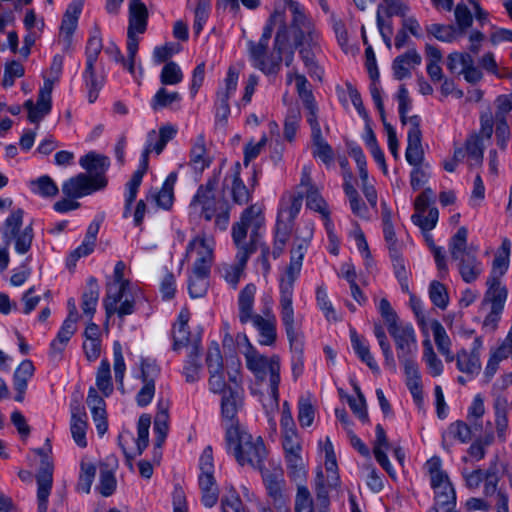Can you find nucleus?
I'll return each mask as SVG.
<instances>
[{
  "instance_id": "nucleus-57",
  "label": "nucleus",
  "mask_w": 512,
  "mask_h": 512,
  "mask_svg": "<svg viewBox=\"0 0 512 512\" xmlns=\"http://www.w3.org/2000/svg\"><path fill=\"white\" fill-rule=\"evenodd\" d=\"M83 77L88 92V101L90 103H94L97 100L99 92L103 87V79L96 76L95 66H91L90 70L88 69V66H86Z\"/></svg>"
},
{
  "instance_id": "nucleus-36",
  "label": "nucleus",
  "mask_w": 512,
  "mask_h": 512,
  "mask_svg": "<svg viewBox=\"0 0 512 512\" xmlns=\"http://www.w3.org/2000/svg\"><path fill=\"white\" fill-rule=\"evenodd\" d=\"M424 467L430 476V483L434 490L452 485L447 473L442 469V461L439 457L430 458L426 461Z\"/></svg>"
},
{
  "instance_id": "nucleus-43",
  "label": "nucleus",
  "mask_w": 512,
  "mask_h": 512,
  "mask_svg": "<svg viewBox=\"0 0 512 512\" xmlns=\"http://www.w3.org/2000/svg\"><path fill=\"white\" fill-rule=\"evenodd\" d=\"M177 173L171 172L165 179L162 188L154 196L157 206L168 210L172 207L174 201V186L177 181Z\"/></svg>"
},
{
  "instance_id": "nucleus-56",
  "label": "nucleus",
  "mask_w": 512,
  "mask_h": 512,
  "mask_svg": "<svg viewBox=\"0 0 512 512\" xmlns=\"http://www.w3.org/2000/svg\"><path fill=\"white\" fill-rule=\"evenodd\" d=\"M300 122V109L297 106H291L284 120V137L287 141L292 142L295 139Z\"/></svg>"
},
{
  "instance_id": "nucleus-60",
  "label": "nucleus",
  "mask_w": 512,
  "mask_h": 512,
  "mask_svg": "<svg viewBox=\"0 0 512 512\" xmlns=\"http://www.w3.org/2000/svg\"><path fill=\"white\" fill-rule=\"evenodd\" d=\"M141 182V172H134L131 179L126 184L125 206L123 211L124 218H127L130 215L131 206L136 199Z\"/></svg>"
},
{
  "instance_id": "nucleus-5",
  "label": "nucleus",
  "mask_w": 512,
  "mask_h": 512,
  "mask_svg": "<svg viewBox=\"0 0 512 512\" xmlns=\"http://www.w3.org/2000/svg\"><path fill=\"white\" fill-rule=\"evenodd\" d=\"M22 209L13 210L0 226L3 242L6 246L14 243L15 251L18 254H26L32 246L34 231L32 225L21 229L23 225Z\"/></svg>"
},
{
  "instance_id": "nucleus-29",
  "label": "nucleus",
  "mask_w": 512,
  "mask_h": 512,
  "mask_svg": "<svg viewBox=\"0 0 512 512\" xmlns=\"http://www.w3.org/2000/svg\"><path fill=\"white\" fill-rule=\"evenodd\" d=\"M455 261L458 262L459 273L466 283L476 281L483 272V265L477 259L474 251L455 259Z\"/></svg>"
},
{
  "instance_id": "nucleus-24",
  "label": "nucleus",
  "mask_w": 512,
  "mask_h": 512,
  "mask_svg": "<svg viewBox=\"0 0 512 512\" xmlns=\"http://www.w3.org/2000/svg\"><path fill=\"white\" fill-rule=\"evenodd\" d=\"M280 318L289 340L291 357H304V337L295 320V312H280Z\"/></svg>"
},
{
  "instance_id": "nucleus-50",
  "label": "nucleus",
  "mask_w": 512,
  "mask_h": 512,
  "mask_svg": "<svg viewBox=\"0 0 512 512\" xmlns=\"http://www.w3.org/2000/svg\"><path fill=\"white\" fill-rule=\"evenodd\" d=\"M96 386L104 397H109L114 390L110 363L107 359H103L96 373Z\"/></svg>"
},
{
  "instance_id": "nucleus-4",
  "label": "nucleus",
  "mask_w": 512,
  "mask_h": 512,
  "mask_svg": "<svg viewBox=\"0 0 512 512\" xmlns=\"http://www.w3.org/2000/svg\"><path fill=\"white\" fill-rule=\"evenodd\" d=\"M247 368L255 375L261 383L267 382L270 395L269 403L264 404L265 408L277 409L279 406V384H280V358L276 355L266 357L256 351L251 345L245 352Z\"/></svg>"
},
{
  "instance_id": "nucleus-20",
  "label": "nucleus",
  "mask_w": 512,
  "mask_h": 512,
  "mask_svg": "<svg viewBox=\"0 0 512 512\" xmlns=\"http://www.w3.org/2000/svg\"><path fill=\"white\" fill-rule=\"evenodd\" d=\"M243 405L242 395L239 390L228 388V392L222 395L221 416L226 433L229 428L239 430L242 427L239 424L237 414Z\"/></svg>"
},
{
  "instance_id": "nucleus-14",
  "label": "nucleus",
  "mask_w": 512,
  "mask_h": 512,
  "mask_svg": "<svg viewBox=\"0 0 512 512\" xmlns=\"http://www.w3.org/2000/svg\"><path fill=\"white\" fill-rule=\"evenodd\" d=\"M263 483L270 504L276 510H288L289 496L286 492V481L281 470L262 473Z\"/></svg>"
},
{
  "instance_id": "nucleus-62",
  "label": "nucleus",
  "mask_w": 512,
  "mask_h": 512,
  "mask_svg": "<svg viewBox=\"0 0 512 512\" xmlns=\"http://www.w3.org/2000/svg\"><path fill=\"white\" fill-rule=\"evenodd\" d=\"M211 9L210 0H197V5L194 11V24L193 31L196 35H199L206 24Z\"/></svg>"
},
{
  "instance_id": "nucleus-17",
  "label": "nucleus",
  "mask_w": 512,
  "mask_h": 512,
  "mask_svg": "<svg viewBox=\"0 0 512 512\" xmlns=\"http://www.w3.org/2000/svg\"><path fill=\"white\" fill-rule=\"evenodd\" d=\"M239 72L234 67H229L224 80V87L217 92L215 102V118L217 122L226 123L230 115L229 99L237 89Z\"/></svg>"
},
{
  "instance_id": "nucleus-3",
  "label": "nucleus",
  "mask_w": 512,
  "mask_h": 512,
  "mask_svg": "<svg viewBox=\"0 0 512 512\" xmlns=\"http://www.w3.org/2000/svg\"><path fill=\"white\" fill-rule=\"evenodd\" d=\"M225 440L228 453L232 454L241 466L250 465L262 469L267 450L260 436L253 437L244 428H229L228 433H225Z\"/></svg>"
},
{
  "instance_id": "nucleus-13",
  "label": "nucleus",
  "mask_w": 512,
  "mask_h": 512,
  "mask_svg": "<svg viewBox=\"0 0 512 512\" xmlns=\"http://www.w3.org/2000/svg\"><path fill=\"white\" fill-rule=\"evenodd\" d=\"M299 257L290 259L289 265L286 267L284 273L279 278V309L280 312H294L293 308V294L294 284L298 279L302 263L298 261Z\"/></svg>"
},
{
  "instance_id": "nucleus-61",
  "label": "nucleus",
  "mask_w": 512,
  "mask_h": 512,
  "mask_svg": "<svg viewBox=\"0 0 512 512\" xmlns=\"http://www.w3.org/2000/svg\"><path fill=\"white\" fill-rule=\"evenodd\" d=\"M314 145L313 156L319 158L325 165L329 166L334 159L332 147L324 140L322 134L319 138L312 136Z\"/></svg>"
},
{
  "instance_id": "nucleus-2",
  "label": "nucleus",
  "mask_w": 512,
  "mask_h": 512,
  "mask_svg": "<svg viewBox=\"0 0 512 512\" xmlns=\"http://www.w3.org/2000/svg\"><path fill=\"white\" fill-rule=\"evenodd\" d=\"M292 15V36L295 47L312 78L321 80L323 71L317 64L316 55L321 52V34L308 18L302 6L294 0H284Z\"/></svg>"
},
{
  "instance_id": "nucleus-40",
  "label": "nucleus",
  "mask_w": 512,
  "mask_h": 512,
  "mask_svg": "<svg viewBox=\"0 0 512 512\" xmlns=\"http://www.w3.org/2000/svg\"><path fill=\"white\" fill-rule=\"evenodd\" d=\"M79 164L89 173H94L95 175L93 177H104V173L108 169L110 162L108 157L104 155L89 152L80 158Z\"/></svg>"
},
{
  "instance_id": "nucleus-6",
  "label": "nucleus",
  "mask_w": 512,
  "mask_h": 512,
  "mask_svg": "<svg viewBox=\"0 0 512 512\" xmlns=\"http://www.w3.org/2000/svg\"><path fill=\"white\" fill-rule=\"evenodd\" d=\"M286 27H283V35L281 31H277L274 40V50L276 54L267 55L268 44L262 42H249V54L253 66L261 70L265 74H275L279 71L282 62V52L286 45Z\"/></svg>"
},
{
  "instance_id": "nucleus-33",
  "label": "nucleus",
  "mask_w": 512,
  "mask_h": 512,
  "mask_svg": "<svg viewBox=\"0 0 512 512\" xmlns=\"http://www.w3.org/2000/svg\"><path fill=\"white\" fill-rule=\"evenodd\" d=\"M350 339H351V345L356 353V355L360 358L362 362H364L374 373H379L380 369L379 366L374 359L373 355L370 352V346L368 341L364 338L359 336L356 331L351 330L350 331Z\"/></svg>"
},
{
  "instance_id": "nucleus-58",
  "label": "nucleus",
  "mask_w": 512,
  "mask_h": 512,
  "mask_svg": "<svg viewBox=\"0 0 512 512\" xmlns=\"http://www.w3.org/2000/svg\"><path fill=\"white\" fill-rule=\"evenodd\" d=\"M181 99L182 97L178 92H169L166 88L161 87L151 100V108L158 111L170 107L173 103L180 102Z\"/></svg>"
},
{
  "instance_id": "nucleus-59",
  "label": "nucleus",
  "mask_w": 512,
  "mask_h": 512,
  "mask_svg": "<svg viewBox=\"0 0 512 512\" xmlns=\"http://www.w3.org/2000/svg\"><path fill=\"white\" fill-rule=\"evenodd\" d=\"M315 502L308 487L303 483H297L295 495V512H313Z\"/></svg>"
},
{
  "instance_id": "nucleus-10",
  "label": "nucleus",
  "mask_w": 512,
  "mask_h": 512,
  "mask_svg": "<svg viewBox=\"0 0 512 512\" xmlns=\"http://www.w3.org/2000/svg\"><path fill=\"white\" fill-rule=\"evenodd\" d=\"M148 10L141 0H129V25L127 29V52L130 56V69L133 67V58L137 55L139 38L136 34H143L147 28Z\"/></svg>"
},
{
  "instance_id": "nucleus-8",
  "label": "nucleus",
  "mask_w": 512,
  "mask_h": 512,
  "mask_svg": "<svg viewBox=\"0 0 512 512\" xmlns=\"http://www.w3.org/2000/svg\"><path fill=\"white\" fill-rule=\"evenodd\" d=\"M34 452L41 457L40 467L36 475L38 510L39 512H45L52 488L54 470L53 462L50 458L52 452L50 439L47 438L44 447L35 449Z\"/></svg>"
},
{
  "instance_id": "nucleus-18",
  "label": "nucleus",
  "mask_w": 512,
  "mask_h": 512,
  "mask_svg": "<svg viewBox=\"0 0 512 512\" xmlns=\"http://www.w3.org/2000/svg\"><path fill=\"white\" fill-rule=\"evenodd\" d=\"M52 89V81L45 80L39 90L37 102L34 103L31 99L24 102L23 107L28 111V120L31 123L38 124L50 113L52 109Z\"/></svg>"
},
{
  "instance_id": "nucleus-27",
  "label": "nucleus",
  "mask_w": 512,
  "mask_h": 512,
  "mask_svg": "<svg viewBox=\"0 0 512 512\" xmlns=\"http://www.w3.org/2000/svg\"><path fill=\"white\" fill-rule=\"evenodd\" d=\"M422 58L415 49L397 56L392 63L393 76L397 80L411 77V68L421 64Z\"/></svg>"
},
{
  "instance_id": "nucleus-48",
  "label": "nucleus",
  "mask_w": 512,
  "mask_h": 512,
  "mask_svg": "<svg viewBox=\"0 0 512 512\" xmlns=\"http://www.w3.org/2000/svg\"><path fill=\"white\" fill-rule=\"evenodd\" d=\"M468 230L466 227H460L452 236L449 242V252L453 260L458 259L468 253L473 252L467 247Z\"/></svg>"
},
{
  "instance_id": "nucleus-52",
  "label": "nucleus",
  "mask_w": 512,
  "mask_h": 512,
  "mask_svg": "<svg viewBox=\"0 0 512 512\" xmlns=\"http://www.w3.org/2000/svg\"><path fill=\"white\" fill-rule=\"evenodd\" d=\"M221 507L223 512H229V510L233 512H246L250 510V507L244 503L238 492L232 486L225 488L221 499Z\"/></svg>"
},
{
  "instance_id": "nucleus-47",
  "label": "nucleus",
  "mask_w": 512,
  "mask_h": 512,
  "mask_svg": "<svg viewBox=\"0 0 512 512\" xmlns=\"http://www.w3.org/2000/svg\"><path fill=\"white\" fill-rule=\"evenodd\" d=\"M426 31L438 41L445 43H452L462 36L459 29H456L454 25L434 23L426 26Z\"/></svg>"
},
{
  "instance_id": "nucleus-15",
  "label": "nucleus",
  "mask_w": 512,
  "mask_h": 512,
  "mask_svg": "<svg viewBox=\"0 0 512 512\" xmlns=\"http://www.w3.org/2000/svg\"><path fill=\"white\" fill-rule=\"evenodd\" d=\"M106 185L105 177H90L85 173H80L65 181L62 185V191L67 197L76 199L100 190Z\"/></svg>"
},
{
  "instance_id": "nucleus-44",
  "label": "nucleus",
  "mask_w": 512,
  "mask_h": 512,
  "mask_svg": "<svg viewBox=\"0 0 512 512\" xmlns=\"http://www.w3.org/2000/svg\"><path fill=\"white\" fill-rule=\"evenodd\" d=\"M76 323L71 319H65L56 338L51 342V354L56 356L61 354L70 338L76 332Z\"/></svg>"
},
{
  "instance_id": "nucleus-51",
  "label": "nucleus",
  "mask_w": 512,
  "mask_h": 512,
  "mask_svg": "<svg viewBox=\"0 0 512 512\" xmlns=\"http://www.w3.org/2000/svg\"><path fill=\"white\" fill-rule=\"evenodd\" d=\"M31 191L41 197L49 198L58 194L59 189L53 179L48 175H43L29 183Z\"/></svg>"
},
{
  "instance_id": "nucleus-41",
  "label": "nucleus",
  "mask_w": 512,
  "mask_h": 512,
  "mask_svg": "<svg viewBox=\"0 0 512 512\" xmlns=\"http://www.w3.org/2000/svg\"><path fill=\"white\" fill-rule=\"evenodd\" d=\"M100 294V288L97 280L94 277H90L87 281V287L82 295L81 308L83 313L89 318H92L98 303Z\"/></svg>"
},
{
  "instance_id": "nucleus-42",
  "label": "nucleus",
  "mask_w": 512,
  "mask_h": 512,
  "mask_svg": "<svg viewBox=\"0 0 512 512\" xmlns=\"http://www.w3.org/2000/svg\"><path fill=\"white\" fill-rule=\"evenodd\" d=\"M433 509L435 512H453L456 507V493L452 485L436 489Z\"/></svg>"
},
{
  "instance_id": "nucleus-12",
  "label": "nucleus",
  "mask_w": 512,
  "mask_h": 512,
  "mask_svg": "<svg viewBox=\"0 0 512 512\" xmlns=\"http://www.w3.org/2000/svg\"><path fill=\"white\" fill-rule=\"evenodd\" d=\"M215 189L216 181H207L206 184L198 187L190 203V208L199 213L206 221L213 219L222 204H227L224 199L216 197Z\"/></svg>"
},
{
  "instance_id": "nucleus-39",
  "label": "nucleus",
  "mask_w": 512,
  "mask_h": 512,
  "mask_svg": "<svg viewBox=\"0 0 512 512\" xmlns=\"http://www.w3.org/2000/svg\"><path fill=\"white\" fill-rule=\"evenodd\" d=\"M86 429H87V415L84 411L73 410L70 422V430L75 443L85 448L87 446L86 440Z\"/></svg>"
},
{
  "instance_id": "nucleus-22",
  "label": "nucleus",
  "mask_w": 512,
  "mask_h": 512,
  "mask_svg": "<svg viewBox=\"0 0 512 512\" xmlns=\"http://www.w3.org/2000/svg\"><path fill=\"white\" fill-rule=\"evenodd\" d=\"M421 118L413 115L410 119V127L407 132V148L405 157L407 162L414 166L420 167L424 153L421 145L422 133L420 130Z\"/></svg>"
},
{
  "instance_id": "nucleus-38",
  "label": "nucleus",
  "mask_w": 512,
  "mask_h": 512,
  "mask_svg": "<svg viewBox=\"0 0 512 512\" xmlns=\"http://www.w3.org/2000/svg\"><path fill=\"white\" fill-rule=\"evenodd\" d=\"M287 474L291 481L304 483L307 478V469L301 452L285 455Z\"/></svg>"
},
{
  "instance_id": "nucleus-53",
  "label": "nucleus",
  "mask_w": 512,
  "mask_h": 512,
  "mask_svg": "<svg viewBox=\"0 0 512 512\" xmlns=\"http://www.w3.org/2000/svg\"><path fill=\"white\" fill-rule=\"evenodd\" d=\"M485 414V406L483 398L480 394H477L470 406L468 407L467 411V421L472 425L475 432L481 431L483 429V422L482 418Z\"/></svg>"
},
{
  "instance_id": "nucleus-21",
  "label": "nucleus",
  "mask_w": 512,
  "mask_h": 512,
  "mask_svg": "<svg viewBox=\"0 0 512 512\" xmlns=\"http://www.w3.org/2000/svg\"><path fill=\"white\" fill-rule=\"evenodd\" d=\"M340 485L338 474L325 475L322 469H318L313 483V489L316 495V509L326 510L330 504L329 494Z\"/></svg>"
},
{
  "instance_id": "nucleus-26",
  "label": "nucleus",
  "mask_w": 512,
  "mask_h": 512,
  "mask_svg": "<svg viewBox=\"0 0 512 512\" xmlns=\"http://www.w3.org/2000/svg\"><path fill=\"white\" fill-rule=\"evenodd\" d=\"M253 326L259 333V343L265 346H271L275 343L277 338L276 332V317L273 313L266 314V317H263L259 314H256L250 320Z\"/></svg>"
},
{
  "instance_id": "nucleus-45",
  "label": "nucleus",
  "mask_w": 512,
  "mask_h": 512,
  "mask_svg": "<svg viewBox=\"0 0 512 512\" xmlns=\"http://www.w3.org/2000/svg\"><path fill=\"white\" fill-rule=\"evenodd\" d=\"M374 335L378 341L380 349L384 356V365L391 372H396V361L394 358L393 351L391 349V345L387 339L384 328L380 324L374 325Z\"/></svg>"
},
{
  "instance_id": "nucleus-63",
  "label": "nucleus",
  "mask_w": 512,
  "mask_h": 512,
  "mask_svg": "<svg viewBox=\"0 0 512 512\" xmlns=\"http://www.w3.org/2000/svg\"><path fill=\"white\" fill-rule=\"evenodd\" d=\"M151 424V417L147 414H143L140 416L137 424V452L139 455L143 453V451L148 446L149 442V428Z\"/></svg>"
},
{
  "instance_id": "nucleus-30",
  "label": "nucleus",
  "mask_w": 512,
  "mask_h": 512,
  "mask_svg": "<svg viewBox=\"0 0 512 512\" xmlns=\"http://www.w3.org/2000/svg\"><path fill=\"white\" fill-rule=\"evenodd\" d=\"M211 164V157L209 156L206 146L205 137L200 134L196 137L190 150L189 165L196 172H203Z\"/></svg>"
},
{
  "instance_id": "nucleus-32",
  "label": "nucleus",
  "mask_w": 512,
  "mask_h": 512,
  "mask_svg": "<svg viewBox=\"0 0 512 512\" xmlns=\"http://www.w3.org/2000/svg\"><path fill=\"white\" fill-rule=\"evenodd\" d=\"M34 373V365L30 360H24L18 366L13 376V386L16 391L15 400L22 402L27 389L28 381Z\"/></svg>"
},
{
  "instance_id": "nucleus-37",
  "label": "nucleus",
  "mask_w": 512,
  "mask_h": 512,
  "mask_svg": "<svg viewBox=\"0 0 512 512\" xmlns=\"http://www.w3.org/2000/svg\"><path fill=\"white\" fill-rule=\"evenodd\" d=\"M456 366L458 370L465 373L468 379L477 376L481 371V361L479 355L468 353L462 349L456 355Z\"/></svg>"
},
{
  "instance_id": "nucleus-16",
  "label": "nucleus",
  "mask_w": 512,
  "mask_h": 512,
  "mask_svg": "<svg viewBox=\"0 0 512 512\" xmlns=\"http://www.w3.org/2000/svg\"><path fill=\"white\" fill-rule=\"evenodd\" d=\"M190 320V311L187 308H182L177 321L172 327L173 350L179 351L182 348H187L189 351L196 346V350L200 349L201 337L199 335H192L189 331L188 322Z\"/></svg>"
},
{
  "instance_id": "nucleus-49",
  "label": "nucleus",
  "mask_w": 512,
  "mask_h": 512,
  "mask_svg": "<svg viewBox=\"0 0 512 512\" xmlns=\"http://www.w3.org/2000/svg\"><path fill=\"white\" fill-rule=\"evenodd\" d=\"M474 428L468 422L462 420L451 423L447 429L446 434L443 435V442L446 441L447 437L458 440L461 443H468L472 439Z\"/></svg>"
},
{
  "instance_id": "nucleus-9",
  "label": "nucleus",
  "mask_w": 512,
  "mask_h": 512,
  "mask_svg": "<svg viewBox=\"0 0 512 512\" xmlns=\"http://www.w3.org/2000/svg\"><path fill=\"white\" fill-rule=\"evenodd\" d=\"M137 292L130 286L124 288L107 287L106 296L103 300L106 316L109 318L114 314L120 319L135 312Z\"/></svg>"
},
{
  "instance_id": "nucleus-54",
  "label": "nucleus",
  "mask_w": 512,
  "mask_h": 512,
  "mask_svg": "<svg viewBox=\"0 0 512 512\" xmlns=\"http://www.w3.org/2000/svg\"><path fill=\"white\" fill-rule=\"evenodd\" d=\"M202 365L200 363V349L196 346L188 352L187 360L183 367V374L187 382H196L200 378Z\"/></svg>"
},
{
  "instance_id": "nucleus-28",
  "label": "nucleus",
  "mask_w": 512,
  "mask_h": 512,
  "mask_svg": "<svg viewBox=\"0 0 512 512\" xmlns=\"http://www.w3.org/2000/svg\"><path fill=\"white\" fill-rule=\"evenodd\" d=\"M304 196L306 197V206L307 208L314 210L315 212H318L321 214L323 220H324V226L327 230V233L329 237L331 238L333 235V223L330 218V211L328 208V204L323 199V197L318 192V189H312L307 190L304 193Z\"/></svg>"
},
{
  "instance_id": "nucleus-55",
  "label": "nucleus",
  "mask_w": 512,
  "mask_h": 512,
  "mask_svg": "<svg viewBox=\"0 0 512 512\" xmlns=\"http://www.w3.org/2000/svg\"><path fill=\"white\" fill-rule=\"evenodd\" d=\"M291 225L277 220L273 242V257L277 259L284 252L285 246L290 238Z\"/></svg>"
},
{
  "instance_id": "nucleus-19",
  "label": "nucleus",
  "mask_w": 512,
  "mask_h": 512,
  "mask_svg": "<svg viewBox=\"0 0 512 512\" xmlns=\"http://www.w3.org/2000/svg\"><path fill=\"white\" fill-rule=\"evenodd\" d=\"M214 240L205 235H197L188 243L186 257L196 255L193 268L210 270L213 262Z\"/></svg>"
},
{
  "instance_id": "nucleus-11",
  "label": "nucleus",
  "mask_w": 512,
  "mask_h": 512,
  "mask_svg": "<svg viewBox=\"0 0 512 512\" xmlns=\"http://www.w3.org/2000/svg\"><path fill=\"white\" fill-rule=\"evenodd\" d=\"M393 338L397 357L402 365L414 363L417 353V340L414 328L409 323H399L388 329Z\"/></svg>"
},
{
  "instance_id": "nucleus-46",
  "label": "nucleus",
  "mask_w": 512,
  "mask_h": 512,
  "mask_svg": "<svg viewBox=\"0 0 512 512\" xmlns=\"http://www.w3.org/2000/svg\"><path fill=\"white\" fill-rule=\"evenodd\" d=\"M252 197L251 191L247 188L240 177L239 164L236 165L231 186V198L237 205L247 204Z\"/></svg>"
},
{
  "instance_id": "nucleus-7",
  "label": "nucleus",
  "mask_w": 512,
  "mask_h": 512,
  "mask_svg": "<svg viewBox=\"0 0 512 512\" xmlns=\"http://www.w3.org/2000/svg\"><path fill=\"white\" fill-rule=\"evenodd\" d=\"M487 290L484 293L481 308H489V312L484 318L483 326L494 331L501 319L505 302L508 297V290L502 282L494 280L486 281Z\"/></svg>"
},
{
  "instance_id": "nucleus-23",
  "label": "nucleus",
  "mask_w": 512,
  "mask_h": 512,
  "mask_svg": "<svg viewBox=\"0 0 512 512\" xmlns=\"http://www.w3.org/2000/svg\"><path fill=\"white\" fill-rule=\"evenodd\" d=\"M160 373L159 367L148 360L141 363V379L143 382L142 388L136 395V402L138 406L145 407L151 403L155 395V380Z\"/></svg>"
},
{
  "instance_id": "nucleus-34",
  "label": "nucleus",
  "mask_w": 512,
  "mask_h": 512,
  "mask_svg": "<svg viewBox=\"0 0 512 512\" xmlns=\"http://www.w3.org/2000/svg\"><path fill=\"white\" fill-rule=\"evenodd\" d=\"M494 409V422L497 437L500 441L504 442L507 438V431L509 427L508 422V401L505 397L498 396L493 403Z\"/></svg>"
},
{
  "instance_id": "nucleus-64",
  "label": "nucleus",
  "mask_w": 512,
  "mask_h": 512,
  "mask_svg": "<svg viewBox=\"0 0 512 512\" xmlns=\"http://www.w3.org/2000/svg\"><path fill=\"white\" fill-rule=\"evenodd\" d=\"M183 80V73L180 66L170 61L166 63L160 74V81L163 85H177Z\"/></svg>"
},
{
  "instance_id": "nucleus-1",
  "label": "nucleus",
  "mask_w": 512,
  "mask_h": 512,
  "mask_svg": "<svg viewBox=\"0 0 512 512\" xmlns=\"http://www.w3.org/2000/svg\"><path fill=\"white\" fill-rule=\"evenodd\" d=\"M264 224L262 207L252 204L242 211L239 221L232 225V240L237 248L236 263H224L218 270L221 277L233 288L237 287L248 259L258 249L259 229L264 227Z\"/></svg>"
},
{
  "instance_id": "nucleus-35",
  "label": "nucleus",
  "mask_w": 512,
  "mask_h": 512,
  "mask_svg": "<svg viewBox=\"0 0 512 512\" xmlns=\"http://www.w3.org/2000/svg\"><path fill=\"white\" fill-rule=\"evenodd\" d=\"M210 270L203 268H193L188 277V292L191 298H200L205 296L208 290V278Z\"/></svg>"
},
{
  "instance_id": "nucleus-31",
  "label": "nucleus",
  "mask_w": 512,
  "mask_h": 512,
  "mask_svg": "<svg viewBox=\"0 0 512 512\" xmlns=\"http://www.w3.org/2000/svg\"><path fill=\"white\" fill-rule=\"evenodd\" d=\"M256 286L253 283L247 284L239 293L238 297V317L242 324L250 322L253 313L254 299L256 294Z\"/></svg>"
},
{
  "instance_id": "nucleus-25",
  "label": "nucleus",
  "mask_w": 512,
  "mask_h": 512,
  "mask_svg": "<svg viewBox=\"0 0 512 512\" xmlns=\"http://www.w3.org/2000/svg\"><path fill=\"white\" fill-rule=\"evenodd\" d=\"M118 468V459L115 455H108L100 465L99 484L97 490L102 496L112 495L116 489L117 481L115 471Z\"/></svg>"
}]
</instances>
